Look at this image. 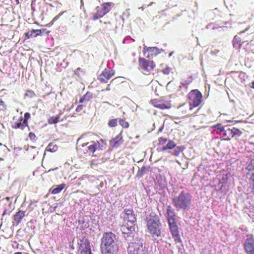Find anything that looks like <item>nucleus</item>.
Segmentation results:
<instances>
[{
	"label": "nucleus",
	"instance_id": "15",
	"mask_svg": "<svg viewBox=\"0 0 254 254\" xmlns=\"http://www.w3.org/2000/svg\"><path fill=\"white\" fill-rule=\"evenodd\" d=\"M194 107L189 103H184L178 108V111L182 117H188L191 115Z\"/></svg>",
	"mask_w": 254,
	"mask_h": 254
},
{
	"label": "nucleus",
	"instance_id": "10",
	"mask_svg": "<svg viewBox=\"0 0 254 254\" xmlns=\"http://www.w3.org/2000/svg\"><path fill=\"white\" fill-rule=\"evenodd\" d=\"M128 254H145L144 248L141 242H131L127 247Z\"/></svg>",
	"mask_w": 254,
	"mask_h": 254
},
{
	"label": "nucleus",
	"instance_id": "25",
	"mask_svg": "<svg viewBox=\"0 0 254 254\" xmlns=\"http://www.w3.org/2000/svg\"><path fill=\"white\" fill-rule=\"evenodd\" d=\"M65 187V184H62L60 185L57 186V187L51 190V192L52 194H57L61 192Z\"/></svg>",
	"mask_w": 254,
	"mask_h": 254
},
{
	"label": "nucleus",
	"instance_id": "2",
	"mask_svg": "<svg viewBox=\"0 0 254 254\" xmlns=\"http://www.w3.org/2000/svg\"><path fill=\"white\" fill-rule=\"evenodd\" d=\"M116 236L112 232H107L103 234L101 239V249L105 254H114L118 250L115 240Z\"/></svg>",
	"mask_w": 254,
	"mask_h": 254
},
{
	"label": "nucleus",
	"instance_id": "7",
	"mask_svg": "<svg viewBox=\"0 0 254 254\" xmlns=\"http://www.w3.org/2000/svg\"><path fill=\"white\" fill-rule=\"evenodd\" d=\"M106 145V143L102 139H101L100 141H93L83 143L82 146H87V152L89 153H93L96 150H102L105 149Z\"/></svg>",
	"mask_w": 254,
	"mask_h": 254
},
{
	"label": "nucleus",
	"instance_id": "49",
	"mask_svg": "<svg viewBox=\"0 0 254 254\" xmlns=\"http://www.w3.org/2000/svg\"><path fill=\"white\" fill-rule=\"evenodd\" d=\"M58 169V167H56L55 168H54V169H49L48 171V172H50L51 171H54V170H57Z\"/></svg>",
	"mask_w": 254,
	"mask_h": 254
},
{
	"label": "nucleus",
	"instance_id": "33",
	"mask_svg": "<svg viewBox=\"0 0 254 254\" xmlns=\"http://www.w3.org/2000/svg\"><path fill=\"white\" fill-rule=\"evenodd\" d=\"M119 124L123 127L125 128H128L129 127L128 123L123 119L119 120Z\"/></svg>",
	"mask_w": 254,
	"mask_h": 254
},
{
	"label": "nucleus",
	"instance_id": "31",
	"mask_svg": "<svg viewBox=\"0 0 254 254\" xmlns=\"http://www.w3.org/2000/svg\"><path fill=\"white\" fill-rule=\"evenodd\" d=\"M225 128L226 127H225L223 126L221 124H217L212 126V129H213L214 130L218 129L220 131V132H224Z\"/></svg>",
	"mask_w": 254,
	"mask_h": 254
},
{
	"label": "nucleus",
	"instance_id": "41",
	"mask_svg": "<svg viewBox=\"0 0 254 254\" xmlns=\"http://www.w3.org/2000/svg\"><path fill=\"white\" fill-rule=\"evenodd\" d=\"M6 106L4 102L1 99H0V111H2L6 109Z\"/></svg>",
	"mask_w": 254,
	"mask_h": 254
},
{
	"label": "nucleus",
	"instance_id": "44",
	"mask_svg": "<svg viewBox=\"0 0 254 254\" xmlns=\"http://www.w3.org/2000/svg\"><path fill=\"white\" fill-rule=\"evenodd\" d=\"M22 122V124L23 125V127L24 128L25 127H28V120L23 119V121Z\"/></svg>",
	"mask_w": 254,
	"mask_h": 254
},
{
	"label": "nucleus",
	"instance_id": "4",
	"mask_svg": "<svg viewBox=\"0 0 254 254\" xmlns=\"http://www.w3.org/2000/svg\"><path fill=\"white\" fill-rule=\"evenodd\" d=\"M167 218L169 225L170 230L172 236L176 240L179 238V232L178 226L175 221L176 215L174 210L170 206H168L167 209Z\"/></svg>",
	"mask_w": 254,
	"mask_h": 254
},
{
	"label": "nucleus",
	"instance_id": "3",
	"mask_svg": "<svg viewBox=\"0 0 254 254\" xmlns=\"http://www.w3.org/2000/svg\"><path fill=\"white\" fill-rule=\"evenodd\" d=\"M172 201L178 210L186 209L189 208L191 204V196L189 193L182 191L178 196L173 199Z\"/></svg>",
	"mask_w": 254,
	"mask_h": 254
},
{
	"label": "nucleus",
	"instance_id": "54",
	"mask_svg": "<svg viewBox=\"0 0 254 254\" xmlns=\"http://www.w3.org/2000/svg\"><path fill=\"white\" fill-rule=\"evenodd\" d=\"M14 254H22L21 252H16Z\"/></svg>",
	"mask_w": 254,
	"mask_h": 254
},
{
	"label": "nucleus",
	"instance_id": "18",
	"mask_svg": "<svg viewBox=\"0 0 254 254\" xmlns=\"http://www.w3.org/2000/svg\"><path fill=\"white\" fill-rule=\"evenodd\" d=\"M122 135V132H120L115 138L110 140V142L112 144L113 147L117 148L123 143V139Z\"/></svg>",
	"mask_w": 254,
	"mask_h": 254
},
{
	"label": "nucleus",
	"instance_id": "32",
	"mask_svg": "<svg viewBox=\"0 0 254 254\" xmlns=\"http://www.w3.org/2000/svg\"><path fill=\"white\" fill-rule=\"evenodd\" d=\"M167 141V139L164 137H161L158 138V142L157 145L158 146H164V145Z\"/></svg>",
	"mask_w": 254,
	"mask_h": 254
},
{
	"label": "nucleus",
	"instance_id": "27",
	"mask_svg": "<svg viewBox=\"0 0 254 254\" xmlns=\"http://www.w3.org/2000/svg\"><path fill=\"white\" fill-rule=\"evenodd\" d=\"M58 146L53 142L50 143L46 148V150L51 152H55L58 150Z\"/></svg>",
	"mask_w": 254,
	"mask_h": 254
},
{
	"label": "nucleus",
	"instance_id": "52",
	"mask_svg": "<svg viewBox=\"0 0 254 254\" xmlns=\"http://www.w3.org/2000/svg\"><path fill=\"white\" fill-rule=\"evenodd\" d=\"M251 87L254 89V81H253V82L252 83V85H251Z\"/></svg>",
	"mask_w": 254,
	"mask_h": 254
},
{
	"label": "nucleus",
	"instance_id": "20",
	"mask_svg": "<svg viewBox=\"0 0 254 254\" xmlns=\"http://www.w3.org/2000/svg\"><path fill=\"white\" fill-rule=\"evenodd\" d=\"M158 48L156 47H149L146 50L148 54L146 56L147 58H152L158 54Z\"/></svg>",
	"mask_w": 254,
	"mask_h": 254
},
{
	"label": "nucleus",
	"instance_id": "11",
	"mask_svg": "<svg viewBox=\"0 0 254 254\" xmlns=\"http://www.w3.org/2000/svg\"><path fill=\"white\" fill-rule=\"evenodd\" d=\"M174 148L173 151L171 152V155L174 156H178L184 150V147L182 146H177L175 142L172 140H169L165 146H162L161 149L162 151H166L168 149H172Z\"/></svg>",
	"mask_w": 254,
	"mask_h": 254
},
{
	"label": "nucleus",
	"instance_id": "43",
	"mask_svg": "<svg viewBox=\"0 0 254 254\" xmlns=\"http://www.w3.org/2000/svg\"><path fill=\"white\" fill-rule=\"evenodd\" d=\"M35 32L36 33L34 35V37L42 35V29H36L35 30Z\"/></svg>",
	"mask_w": 254,
	"mask_h": 254
},
{
	"label": "nucleus",
	"instance_id": "56",
	"mask_svg": "<svg viewBox=\"0 0 254 254\" xmlns=\"http://www.w3.org/2000/svg\"><path fill=\"white\" fill-rule=\"evenodd\" d=\"M6 199L8 200L9 198L8 197H6Z\"/></svg>",
	"mask_w": 254,
	"mask_h": 254
},
{
	"label": "nucleus",
	"instance_id": "53",
	"mask_svg": "<svg viewBox=\"0 0 254 254\" xmlns=\"http://www.w3.org/2000/svg\"><path fill=\"white\" fill-rule=\"evenodd\" d=\"M15 1H16V3L17 4H18L20 3V2H19V0H15Z\"/></svg>",
	"mask_w": 254,
	"mask_h": 254
},
{
	"label": "nucleus",
	"instance_id": "24",
	"mask_svg": "<svg viewBox=\"0 0 254 254\" xmlns=\"http://www.w3.org/2000/svg\"><path fill=\"white\" fill-rule=\"evenodd\" d=\"M242 134V132L239 129L233 127L232 128V138L238 139Z\"/></svg>",
	"mask_w": 254,
	"mask_h": 254
},
{
	"label": "nucleus",
	"instance_id": "57",
	"mask_svg": "<svg viewBox=\"0 0 254 254\" xmlns=\"http://www.w3.org/2000/svg\"><path fill=\"white\" fill-rule=\"evenodd\" d=\"M80 69V68H77V69H76V70H78V69Z\"/></svg>",
	"mask_w": 254,
	"mask_h": 254
},
{
	"label": "nucleus",
	"instance_id": "34",
	"mask_svg": "<svg viewBox=\"0 0 254 254\" xmlns=\"http://www.w3.org/2000/svg\"><path fill=\"white\" fill-rule=\"evenodd\" d=\"M25 96L29 98H33L36 96L35 92L32 90H27L26 91Z\"/></svg>",
	"mask_w": 254,
	"mask_h": 254
},
{
	"label": "nucleus",
	"instance_id": "1",
	"mask_svg": "<svg viewBox=\"0 0 254 254\" xmlns=\"http://www.w3.org/2000/svg\"><path fill=\"white\" fill-rule=\"evenodd\" d=\"M161 223L159 217L155 213H151L146 218V227L154 243L159 242L158 238L161 235Z\"/></svg>",
	"mask_w": 254,
	"mask_h": 254
},
{
	"label": "nucleus",
	"instance_id": "30",
	"mask_svg": "<svg viewBox=\"0 0 254 254\" xmlns=\"http://www.w3.org/2000/svg\"><path fill=\"white\" fill-rule=\"evenodd\" d=\"M64 12V11H63V12H61L59 14H58L57 15H56L53 19L52 20L49 22V23L47 24L46 25V26L47 27H51L52 25H53L54 23L57 21L58 19H59L60 18V17H61V16H62L63 13Z\"/></svg>",
	"mask_w": 254,
	"mask_h": 254
},
{
	"label": "nucleus",
	"instance_id": "5",
	"mask_svg": "<svg viewBox=\"0 0 254 254\" xmlns=\"http://www.w3.org/2000/svg\"><path fill=\"white\" fill-rule=\"evenodd\" d=\"M244 39L242 33L235 35L232 41L233 46L239 52L241 50H244L246 52L248 53L250 45L248 40H244Z\"/></svg>",
	"mask_w": 254,
	"mask_h": 254
},
{
	"label": "nucleus",
	"instance_id": "23",
	"mask_svg": "<svg viewBox=\"0 0 254 254\" xmlns=\"http://www.w3.org/2000/svg\"><path fill=\"white\" fill-rule=\"evenodd\" d=\"M130 225H129L128 224H127V225L125 226L123 229L125 231V233H132L135 231V224L133 223L132 224H130Z\"/></svg>",
	"mask_w": 254,
	"mask_h": 254
},
{
	"label": "nucleus",
	"instance_id": "50",
	"mask_svg": "<svg viewBox=\"0 0 254 254\" xmlns=\"http://www.w3.org/2000/svg\"><path fill=\"white\" fill-rule=\"evenodd\" d=\"M111 84H110H110H108V85H107V87H106V90H107L109 91V90H110V85H111Z\"/></svg>",
	"mask_w": 254,
	"mask_h": 254
},
{
	"label": "nucleus",
	"instance_id": "8",
	"mask_svg": "<svg viewBox=\"0 0 254 254\" xmlns=\"http://www.w3.org/2000/svg\"><path fill=\"white\" fill-rule=\"evenodd\" d=\"M188 98L189 103L194 108L198 107L201 104L202 100V95L198 90L194 89L189 93Z\"/></svg>",
	"mask_w": 254,
	"mask_h": 254
},
{
	"label": "nucleus",
	"instance_id": "28",
	"mask_svg": "<svg viewBox=\"0 0 254 254\" xmlns=\"http://www.w3.org/2000/svg\"><path fill=\"white\" fill-rule=\"evenodd\" d=\"M60 117V115H58L55 117H51L48 119V123L50 125L57 124L59 122Z\"/></svg>",
	"mask_w": 254,
	"mask_h": 254
},
{
	"label": "nucleus",
	"instance_id": "17",
	"mask_svg": "<svg viewBox=\"0 0 254 254\" xmlns=\"http://www.w3.org/2000/svg\"><path fill=\"white\" fill-rule=\"evenodd\" d=\"M244 247L248 254H254V239L252 238L247 239Z\"/></svg>",
	"mask_w": 254,
	"mask_h": 254
},
{
	"label": "nucleus",
	"instance_id": "29",
	"mask_svg": "<svg viewBox=\"0 0 254 254\" xmlns=\"http://www.w3.org/2000/svg\"><path fill=\"white\" fill-rule=\"evenodd\" d=\"M23 121L22 117L20 118V122L19 123H15L12 125V128L14 129L20 128L23 129L24 128L23 125L22 124V121Z\"/></svg>",
	"mask_w": 254,
	"mask_h": 254
},
{
	"label": "nucleus",
	"instance_id": "19",
	"mask_svg": "<svg viewBox=\"0 0 254 254\" xmlns=\"http://www.w3.org/2000/svg\"><path fill=\"white\" fill-rule=\"evenodd\" d=\"M25 215V211L19 210L13 216V220L17 224H19Z\"/></svg>",
	"mask_w": 254,
	"mask_h": 254
},
{
	"label": "nucleus",
	"instance_id": "35",
	"mask_svg": "<svg viewBox=\"0 0 254 254\" xmlns=\"http://www.w3.org/2000/svg\"><path fill=\"white\" fill-rule=\"evenodd\" d=\"M117 122H118L117 119H112V120H109L108 124L109 126L110 127H115L117 125Z\"/></svg>",
	"mask_w": 254,
	"mask_h": 254
},
{
	"label": "nucleus",
	"instance_id": "45",
	"mask_svg": "<svg viewBox=\"0 0 254 254\" xmlns=\"http://www.w3.org/2000/svg\"><path fill=\"white\" fill-rule=\"evenodd\" d=\"M30 118V114L28 112L25 113L24 114V119L28 120Z\"/></svg>",
	"mask_w": 254,
	"mask_h": 254
},
{
	"label": "nucleus",
	"instance_id": "26",
	"mask_svg": "<svg viewBox=\"0 0 254 254\" xmlns=\"http://www.w3.org/2000/svg\"><path fill=\"white\" fill-rule=\"evenodd\" d=\"M246 169L248 171L247 175H249L251 176L252 173H254V159L251 160L248 165Z\"/></svg>",
	"mask_w": 254,
	"mask_h": 254
},
{
	"label": "nucleus",
	"instance_id": "21",
	"mask_svg": "<svg viewBox=\"0 0 254 254\" xmlns=\"http://www.w3.org/2000/svg\"><path fill=\"white\" fill-rule=\"evenodd\" d=\"M92 94L90 92H87L85 95L80 98L79 102L80 103H83L88 102L92 98Z\"/></svg>",
	"mask_w": 254,
	"mask_h": 254
},
{
	"label": "nucleus",
	"instance_id": "40",
	"mask_svg": "<svg viewBox=\"0 0 254 254\" xmlns=\"http://www.w3.org/2000/svg\"><path fill=\"white\" fill-rule=\"evenodd\" d=\"M171 68L168 66L165 67L162 70V72L165 74H169L170 73Z\"/></svg>",
	"mask_w": 254,
	"mask_h": 254
},
{
	"label": "nucleus",
	"instance_id": "42",
	"mask_svg": "<svg viewBox=\"0 0 254 254\" xmlns=\"http://www.w3.org/2000/svg\"><path fill=\"white\" fill-rule=\"evenodd\" d=\"M85 107V106L83 105V104H81V105H79L76 108L75 110L77 112H81V111L83 110V108Z\"/></svg>",
	"mask_w": 254,
	"mask_h": 254
},
{
	"label": "nucleus",
	"instance_id": "47",
	"mask_svg": "<svg viewBox=\"0 0 254 254\" xmlns=\"http://www.w3.org/2000/svg\"><path fill=\"white\" fill-rule=\"evenodd\" d=\"M42 33H45L47 35H48L50 33V31H47L46 29H42Z\"/></svg>",
	"mask_w": 254,
	"mask_h": 254
},
{
	"label": "nucleus",
	"instance_id": "36",
	"mask_svg": "<svg viewBox=\"0 0 254 254\" xmlns=\"http://www.w3.org/2000/svg\"><path fill=\"white\" fill-rule=\"evenodd\" d=\"M250 181L251 182V184L252 185V191L254 194V173H252L250 177Z\"/></svg>",
	"mask_w": 254,
	"mask_h": 254
},
{
	"label": "nucleus",
	"instance_id": "13",
	"mask_svg": "<svg viewBox=\"0 0 254 254\" xmlns=\"http://www.w3.org/2000/svg\"><path fill=\"white\" fill-rule=\"evenodd\" d=\"M115 72L114 70L110 68H106L99 75L98 79L102 83H107L108 80L114 75Z\"/></svg>",
	"mask_w": 254,
	"mask_h": 254
},
{
	"label": "nucleus",
	"instance_id": "12",
	"mask_svg": "<svg viewBox=\"0 0 254 254\" xmlns=\"http://www.w3.org/2000/svg\"><path fill=\"white\" fill-rule=\"evenodd\" d=\"M153 106L162 110L169 109L171 107V101L164 99H154L151 100Z\"/></svg>",
	"mask_w": 254,
	"mask_h": 254
},
{
	"label": "nucleus",
	"instance_id": "48",
	"mask_svg": "<svg viewBox=\"0 0 254 254\" xmlns=\"http://www.w3.org/2000/svg\"><path fill=\"white\" fill-rule=\"evenodd\" d=\"M30 33V37H34V35H33L34 33H36L35 32V30L34 29H32V30H31L30 32H29Z\"/></svg>",
	"mask_w": 254,
	"mask_h": 254
},
{
	"label": "nucleus",
	"instance_id": "51",
	"mask_svg": "<svg viewBox=\"0 0 254 254\" xmlns=\"http://www.w3.org/2000/svg\"><path fill=\"white\" fill-rule=\"evenodd\" d=\"M182 85H183V86H186L187 84H188V83H186V82H184L182 83Z\"/></svg>",
	"mask_w": 254,
	"mask_h": 254
},
{
	"label": "nucleus",
	"instance_id": "14",
	"mask_svg": "<svg viewBox=\"0 0 254 254\" xmlns=\"http://www.w3.org/2000/svg\"><path fill=\"white\" fill-rule=\"evenodd\" d=\"M80 254H91V247L88 239L85 237H83L80 240Z\"/></svg>",
	"mask_w": 254,
	"mask_h": 254
},
{
	"label": "nucleus",
	"instance_id": "9",
	"mask_svg": "<svg viewBox=\"0 0 254 254\" xmlns=\"http://www.w3.org/2000/svg\"><path fill=\"white\" fill-rule=\"evenodd\" d=\"M112 2H107L103 3L101 6L96 7V12L93 15V20H96L103 17L111 10Z\"/></svg>",
	"mask_w": 254,
	"mask_h": 254
},
{
	"label": "nucleus",
	"instance_id": "39",
	"mask_svg": "<svg viewBox=\"0 0 254 254\" xmlns=\"http://www.w3.org/2000/svg\"><path fill=\"white\" fill-rule=\"evenodd\" d=\"M28 136H29L30 139L32 141H35L36 139V135L35 134V133L34 132H30L29 133Z\"/></svg>",
	"mask_w": 254,
	"mask_h": 254
},
{
	"label": "nucleus",
	"instance_id": "37",
	"mask_svg": "<svg viewBox=\"0 0 254 254\" xmlns=\"http://www.w3.org/2000/svg\"><path fill=\"white\" fill-rule=\"evenodd\" d=\"M120 77H116L111 81L110 84H114V85H117L118 83L121 82V81H120Z\"/></svg>",
	"mask_w": 254,
	"mask_h": 254
},
{
	"label": "nucleus",
	"instance_id": "6",
	"mask_svg": "<svg viewBox=\"0 0 254 254\" xmlns=\"http://www.w3.org/2000/svg\"><path fill=\"white\" fill-rule=\"evenodd\" d=\"M139 69L144 74L148 75L153 71L156 65L153 61L148 60L144 58L139 57L138 59Z\"/></svg>",
	"mask_w": 254,
	"mask_h": 254
},
{
	"label": "nucleus",
	"instance_id": "46",
	"mask_svg": "<svg viewBox=\"0 0 254 254\" xmlns=\"http://www.w3.org/2000/svg\"><path fill=\"white\" fill-rule=\"evenodd\" d=\"M24 35H25V40H27V39H28L30 38H31L30 36V33L29 32L25 33Z\"/></svg>",
	"mask_w": 254,
	"mask_h": 254
},
{
	"label": "nucleus",
	"instance_id": "16",
	"mask_svg": "<svg viewBox=\"0 0 254 254\" xmlns=\"http://www.w3.org/2000/svg\"><path fill=\"white\" fill-rule=\"evenodd\" d=\"M124 217L126 221L129 222L131 224L134 223L136 220L135 214L132 209H125Z\"/></svg>",
	"mask_w": 254,
	"mask_h": 254
},
{
	"label": "nucleus",
	"instance_id": "22",
	"mask_svg": "<svg viewBox=\"0 0 254 254\" xmlns=\"http://www.w3.org/2000/svg\"><path fill=\"white\" fill-rule=\"evenodd\" d=\"M223 136L225 137V140H230L232 138V128L226 127Z\"/></svg>",
	"mask_w": 254,
	"mask_h": 254
},
{
	"label": "nucleus",
	"instance_id": "38",
	"mask_svg": "<svg viewBox=\"0 0 254 254\" xmlns=\"http://www.w3.org/2000/svg\"><path fill=\"white\" fill-rule=\"evenodd\" d=\"M145 170L146 168L144 166L141 167L140 170L137 173V176L139 177L142 176L144 174Z\"/></svg>",
	"mask_w": 254,
	"mask_h": 254
},
{
	"label": "nucleus",
	"instance_id": "55",
	"mask_svg": "<svg viewBox=\"0 0 254 254\" xmlns=\"http://www.w3.org/2000/svg\"><path fill=\"white\" fill-rule=\"evenodd\" d=\"M4 214H5V211L4 212V213H3V214H2V215H4Z\"/></svg>",
	"mask_w": 254,
	"mask_h": 254
}]
</instances>
